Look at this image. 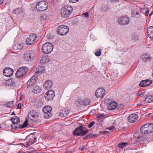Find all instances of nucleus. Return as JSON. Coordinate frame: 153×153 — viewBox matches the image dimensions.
Listing matches in <instances>:
<instances>
[{
    "label": "nucleus",
    "instance_id": "obj_44",
    "mask_svg": "<svg viewBox=\"0 0 153 153\" xmlns=\"http://www.w3.org/2000/svg\"><path fill=\"white\" fill-rule=\"evenodd\" d=\"M69 1L70 3H73L77 2L79 0H69Z\"/></svg>",
    "mask_w": 153,
    "mask_h": 153
},
{
    "label": "nucleus",
    "instance_id": "obj_15",
    "mask_svg": "<svg viewBox=\"0 0 153 153\" xmlns=\"http://www.w3.org/2000/svg\"><path fill=\"white\" fill-rule=\"evenodd\" d=\"M129 21V18L125 16L121 17L119 19L118 21L119 23L122 25H128Z\"/></svg>",
    "mask_w": 153,
    "mask_h": 153
},
{
    "label": "nucleus",
    "instance_id": "obj_6",
    "mask_svg": "<svg viewBox=\"0 0 153 153\" xmlns=\"http://www.w3.org/2000/svg\"><path fill=\"white\" fill-rule=\"evenodd\" d=\"M28 68L25 67L20 68L17 70L15 76L17 78H21L24 76L28 71Z\"/></svg>",
    "mask_w": 153,
    "mask_h": 153
},
{
    "label": "nucleus",
    "instance_id": "obj_36",
    "mask_svg": "<svg viewBox=\"0 0 153 153\" xmlns=\"http://www.w3.org/2000/svg\"><path fill=\"white\" fill-rule=\"evenodd\" d=\"M30 114L31 115L32 117L36 118V117H38V115L36 114L37 113L36 112L34 111H32V112H30Z\"/></svg>",
    "mask_w": 153,
    "mask_h": 153
},
{
    "label": "nucleus",
    "instance_id": "obj_39",
    "mask_svg": "<svg viewBox=\"0 0 153 153\" xmlns=\"http://www.w3.org/2000/svg\"><path fill=\"white\" fill-rule=\"evenodd\" d=\"M101 54V51L100 49L97 50L95 53V55L96 56H100Z\"/></svg>",
    "mask_w": 153,
    "mask_h": 153
},
{
    "label": "nucleus",
    "instance_id": "obj_21",
    "mask_svg": "<svg viewBox=\"0 0 153 153\" xmlns=\"http://www.w3.org/2000/svg\"><path fill=\"white\" fill-rule=\"evenodd\" d=\"M141 58L143 61L144 62H147L148 61L150 60L151 59L150 56L147 54L142 55Z\"/></svg>",
    "mask_w": 153,
    "mask_h": 153
},
{
    "label": "nucleus",
    "instance_id": "obj_47",
    "mask_svg": "<svg viewBox=\"0 0 153 153\" xmlns=\"http://www.w3.org/2000/svg\"><path fill=\"white\" fill-rule=\"evenodd\" d=\"M83 15L85 17H88V13L87 12L83 14Z\"/></svg>",
    "mask_w": 153,
    "mask_h": 153
},
{
    "label": "nucleus",
    "instance_id": "obj_56",
    "mask_svg": "<svg viewBox=\"0 0 153 153\" xmlns=\"http://www.w3.org/2000/svg\"><path fill=\"white\" fill-rule=\"evenodd\" d=\"M65 153H71V152L70 151L67 150L66 151Z\"/></svg>",
    "mask_w": 153,
    "mask_h": 153
},
{
    "label": "nucleus",
    "instance_id": "obj_11",
    "mask_svg": "<svg viewBox=\"0 0 153 153\" xmlns=\"http://www.w3.org/2000/svg\"><path fill=\"white\" fill-rule=\"evenodd\" d=\"M37 79V75H33L27 82V87L33 88L36 84Z\"/></svg>",
    "mask_w": 153,
    "mask_h": 153
},
{
    "label": "nucleus",
    "instance_id": "obj_50",
    "mask_svg": "<svg viewBox=\"0 0 153 153\" xmlns=\"http://www.w3.org/2000/svg\"><path fill=\"white\" fill-rule=\"evenodd\" d=\"M85 146H82L81 147H80L79 148V149L80 150L82 151L84 150L85 149Z\"/></svg>",
    "mask_w": 153,
    "mask_h": 153
},
{
    "label": "nucleus",
    "instance_id": "obj_35",
    "mask_svg": "<svg viewBox=\"0 0 153 153\" xmlns=\"http://www.w3.org/2000/svg\"><path fill=\"white\" fill-rule=\"evenodd\" d=\"M27 122V120H26L22 125V126L21 125L20 129H23L24 128L27 127L28 125Z\"/></svg>",
    "mask_w": 153,
    "mask_h": 153
},
{
    "label": "nucleus",
    "instance_id": "obj_23",
    "mask_svg": "<svg viewBox=\"0 0 153 153\" xmlns=\"http://www.w3.org/2000/svg\"><path fill=\"white\" fill-rule=\"evenodd\" d=\"M68 110L64 109L60 111L59 115L62 117H66L68 115Z\"/></svg>",
    "mask_w": 153,
    "mask_h": 153
},
{
    "label": "nucleus",
    "instance_id": "obj_22",
    "mask_svg": "<svg viewBox=\"0 0 153 153\" xmlns=\"http://www.w3.org/2000/svg\"><path fill=\"white\" fill-rule=\"evenodd\" d=\"M10 120L12 121V123L13 124H17L20 122V119L17 116H15L13 118H11L10 119Z\"/></svg>",
    "mask_w": 153,
    "mask_h": 153
},
{
    "label": "nucleus",
    "instance_id": "obj_41",
    "mask_svg": "<svg viewBox=\"0 0 153 153\" xmlns=\"http://www.w3.org/2000/svg\"><path fill=\"white\" fill-rule=\"evenodd\" d=\"M117 107V109L120 110L124 107V106L123 104H121L119 105Z\"/></svg>",
    "mask_w": 153,
    "mask_h": 153
},
{
    "label": "nucleus",
    "instance_id": "obj_49",
    "mask_svg": "<svg viewBox=\"0 0 153 153\" xmlns=\"http://www.w3.org/2000/svg\"><path fill=\"white\" fill-rule=\"evenodd\" d=\"M87 137H88V138H92V134H88Z\"/></svg>",
    "mask_w": 153,
    "mask_h": 153
},
{
    "label": "nucleus",
    "instance_id": "obj_9",
    "mask_svg": "<svg viewBox=\"0 0 153 153\" xmlns=\"http://www.w3.org/2000/svg\"><path fill=\"white\" fill-rule=\"evenodd\" d=\"M58 30L57 33L61 36L66 34L69 30L68 27L65 25L59 26L58 28Z\"/></svg>",
    "mask_w": 153,
    "mask_h": 153
},
{
    "label": "nucleus",
    "instance_id": "obj_63",
    "mask_svg": "<svg viewBox=\"0 0 153 153\" xmlns=\"http://www.w3.org/2000/svg\"><path fill=\"white\" fill-rule=\"evenodd\" d=\"M36 153H41V152H40V153H39V152H36Z\"/></svg>",
    "mask_w": 153,
    "mask_h": 153
},
{
    "label": "nucleus",
    "instance_id": "obj_29",
    "mask_svg": "<svg viewBox=\"0 0 153 153\" xmlns=\"http://www.w3.org/2000/svg\"><path fill=\"white\" fill-rule=\"evenodd\" d=\"M105 117V116L103 114H98L97 115V119L99 121H102Z\"/></svg>",
    "mask_w": 153,
    "mask_h": 153
},
{
    "label": "nucleus",
    "instance_id": "obj_30",
    "mask_svg": "<svg viewBox=\"0 0 153 153\" xmlns=\"http://www.w3.org/2000/svg\"><path fill=\"white\" fill-rule=\"evenodd\" d=\"M49 59L46 56H43L41 58L40 62L42 64L47 63Z\"/></svg>",
    "mask_w": 153,
    "mask_h": 153
},
{
    "label": "nucleus",
    "instance_id": "obj_5",
    "mask_svg": "<svg viewBox=\"0 0 153 153\" xmlns=\"http://www.w3.org/2000/svg\"><path fill=\"white\" fill-rule=\"evenodd\" d=\"M48 3L45 1H41L36 4V8L39 11H44L48 8Z\"/></svg>",
    "mask_w": 153,
    "mask_h": 153
},
{
    "label": "nucleus",
    "instance_id": "obj_4",
    "mask_svg": "<svg viewBox=\"0 0 153 153\" xmlns=\"http://www.w3.org/2000/svg\"><path fill=\"white\" fill-rule=\"evenodd\" d=\"M142 133L145 134L150 133L153 131V124H146L141 127L140 129Z\"/></svg>",
    "mask_w": 153,
    "mask_h": 153
},
{
    "label": "nucleus",
    "instance_id": "obj_52",
    "mask_svg": "<svg viewBox=\"0 0 153 153\" xmlns=\"http://www.w3.org/2000/svg\"><path fill=\"white\" fill-rule=\"evenodd\" d=\"M21 107V105L20 103H19L18 104L17 106V108L20 109Z\"/></svg>",
    "mask_w": 153,
    "mask_h": 153
},
{
    "label": "nucleus",
    "instance_id": "obj_20",
    "mask_svg": "<svg viewBox=\"0 0 153 153\" xmlns=\"http://www.w3.org/2000/svg\"><path fill=\"white\" fill-rule=\"evenodd\" d=\"M148 35L150 38H153V26L149 27L147 30Z\"/></svg>",
    "mask_w": 153,
    "mask_h": 153
},
{
    "label": "nucleus",
    "instance_id": "obj_54",
    "mask_svg": "<svg viewBox=\"0 0 153 153\" xmlns=\"http://www.w3.org/2000/svg\"><path fill=\"white\" fill-rule=\"evenodd\" d=\"M143 29V28L142 27L140 26L139 27H138L137 28V30H141Z\"/></svg>",
    "mask_w": 153,
    "mask_h": 153
},
{
    "label": "nucleus",
    "instance_id": "obj_28",
    "mask_svg": "<svg viewBox=\"0 0 153 153\" xmlns=\"http://www.w3.org/2000/svg\"><path fill=\"white\" fill-rule=\"evenodd\" d=\"M34 105L37 108L42 107L43 106V104L41 101L39 100H37L35 101Z\"/></svg>",
    "mask_w": 153,
    "mask_h": 153
},
{
    "label": "nucleus",
    "instance_id": "obj_17",
    "mask_svg": "<svg viewBox=\"0 0 153 153\" xmlns=\"http://www.w3.org/2000/svg\"><path fill=\"white\" fill-rule=\"evenodd\" d=\"M138 116L136 114H132L128 117V120L130 123H132L135 122L138 119Z\"/></svg>",
    "mask_w": 153,
    "mask_h": 153
},
{
    "label": "nucleus",
    "instance_id": "obj_42",
    "mask_svg": "<svg viewBox=\"0 0 153 153\" xmlns=\"http://www.w3.org/2000/svg\"><path fill=\"white\" fill-rule=\"evenodd\" d=\"M108 10V7L106 6H105L102 9V11L104 12H107Z\"/></svg>",
    "mask_w": 153,
    "mask_h": 153
},
{
    "label": "nucleus",
    "instance_id": "obj_33",
    "mask_svg": "<svg viewBox=\"0 0 153 153\" xmlns=\"http://www.w3.org/2000/svg\"><path fill=\"white\" fill-rule=\"evenodd\" d=\"M13 101L9 102L5 104L4 106H5L7 107H12L13 106Z\"/></svg>",
    "mask_w": 153,
    "mask_h": 153
},
{
    "label": "nucleus",
    "instance_id": "obj_13",
    "mask_svg": "<svg viewBox=\"0 0 153 153\" xmlns=\"http://www.w3.org/2000/svg\"><path fill=\"white\" fill-rule=\"evenodd\" d=\"M105 91L103 88H99L97 90L95 93V96L97 98L102 97L104 95Z\"/></svg>",
    "mask_w": 153,
    "mask_h": 153
},
{
    "label": "nucleus",
    "instance_id": "obj_60",
    "mask_svg": "<svg viewBox=\"0 0 153 153\" xmlns=\"http://www.w3.org/2000/svg\"><path fill=\"white\" fill-rule=\"evenodd\" d=\"M11 114L12 115H15V113L14 112H13Z\"/></svg>",
    "mask_w": 153,
    "mask_h": 153
},
{
    "label": "nucleus",
    "instance_id": "obj_3",
    "mask_svg": "<svg viewBox=\"0 0 153 153\" xmlns=\"http://www.w3.org/2000/svg\"><path fill=\"white\" fill-rule=\"evenodd\" d=\"M53 48V44L49 42L44 44L42 47V50L44 53L48 54L52 51Z\"/></svg>",
    "mask_w": 153,
    "mask_h": 153
},
{
    "label": "nucleus",
    "instance_id": "obj_2",
    "mask_svg": "<svg viewBox=\"0 0 153 153\" xmlns=\"http://www.w3.org/2000/svg\"><path fill=\"white\" fill-rule=\"evenodd\" d=\"M72 7L68 5H65L62 7L61 10V14L64 18L69 16L73 10Z\"/></svg>",
    "mask_w": 153,
    "mask_h": 153
},
{
    "label": "nucleus",
    "instance_id": "obj_38",
    "mask_svg": "<svg viewBox=\"0 0 153 153\" xmlns=\"http://www.w3.org/2000/svg\"><path fill=\"white\" fill-rule=\"evenodd\" d=\"M13 81L11 79H9L7 81V84L8 85H10L12 84H13Z\"/></svg>",
    "mask_w": 153,
    "mask_h": 153
},
{
    "label": "nucleus",
    "instance_id": "obj_27",
    "mask_svg": "<svg viewBox=\"0 0 153 153\" xmlns=\"http://www.w3.org/2000/svg\"><path fill=\"white\" fill-rule=\"evenodd\" d=\"M33 88V91L35 93H39L40 92L41 88H40L37 85L36 86V85L32 88Z\"/></svg>",
    "mask_w": 153,
    "mask_h": 153
},
{
    "label": "nucleus",
    "instance_id": "obj_55",
    "mask_svg": "<svg viewBox=\"0 0 153 153\" xmlns=\"http://www.w3.org/2000/svg\"><path fill=\"white\" fill-rule=\"evenodd\" d=\"M109 134V132L108 131H106L105 132V134L106 135H108Z\"/></svg>",
    "mask_w": 153,
    "mask_h": 153
},
{
    "label": "nucleus",
    "instance_id": "obj_59",
    "mask_svg": "<svg viewBox=\"0 0 153 153\" xmlns=\"http://www.w3.org/2000/svg\"><path fill=\"white\" fill-rule=\"evenodd\" d=\"M18 10V8H17L16 9H15L14 10V11H13L14 13L15 12V13H16V12H17V10Z\"/></svg>",
    "mask_w": 153,
    "mask_h": 153
},
{
    "label": "nucleus",
    "instance_id": "obj_57",
    "mask_svg": "<svg viewBox=\"0 0 153 153\" xmlns=\"http://www.w3.org/2000/svg\"><path fill=\"white\" fill-rule=\"evenodd\" d=\"M88 137H87V135L85 137H84L83 138V140H86V139H87V138H88Z\"/></svg>",
    "mask_w": 153,
    "mask_h": 153
},
{
    "label": "nucleus",
    "instance_id": "obj_12",
    "mask_svg": "<svg viewBox=\"0 0 153 153\" xmlns=\"http://www.w3.org/2000/svg\"><path fill=\"white\" fill-rule=\"evenodd\" d=\"M54 96V92L52 90H50L48 91L45 95L46 100L48 101L52 100Z\"/></svg>",
    "mask_w": 153,
    "mask_h": 153
},
{
    "label": "nucleus",
    "instance_id": "obj_24",
    "mask_svg": "<svg viewBox=\"0 0 153 153\" xmlns=\"http://www.w3.org/2000/svg\"><path fill=\"white\" fill-rule=\"evenodd\" d=\"M145 99V101L147 102L150 103L153 102V96L152 95H147Z\"/></svg>",
    "mask_w": 153,
    "mask_h": 153
},
{
    "label": "nucleus",
    "instance_id": "obj_19",
    "mask_svg": "<svg viewBox=\"0 0 153 153\" xmlns=\"http://www.w3.org/2000/svg\"><path fill=\"white\" fill-rule=\"evenodd\" d=\"M117 104L116 102H111L109 104L108 108L110 110H112L115 109L117 107Z\"/></svg>",
    "mask_w": 153,
    "mask_h": 153
},
{
    "label": "nucleus",
    "instance_id": "obj_64",
    "mask_svg": "<svg viewBox=\"0 0 153 153\" xmlns=\"http://www.w3.org/2000/svg\"><path fill=\"white\" fill-rule=\"evenodd\" d=\"M4 153H7V152H5Z\"/></svg>",
    "mask_w": 153,
    "mask_h": 153
},
{
    "label": "nucleus",
    "instance_id": "obj_32",
    "mask_svg": "<svg viewBox=\"0 0 153 153\" xmlns=\"http://www.w3.org/2000/svg\"><path fill=\"white\" fill-rule=\"evenodd\" d=\"M131 38L132 40L136 41L138 40V37L137 33H134L132 35Z\"/></svg>",
    "mask_w": 153,
    "mask_h": 153
},
{
    "label": "nucleus",
    "instance_id": "obj_18",
    "mask_svg": "<svg viewBox=\"0 0 153 153\" xmlns=\"http://www.w3.org/2000/svg\"><path fill=\"white\" fill-rule=\"evenodd\" d=\"M53 85V82L51 80L46 81L44 84V88L46 90L51 88Z\"/></svg>",
    "mask_w": 153,
    "mask_h": 153
},
{
    "label": "nucleus",
    "instance_id": "obj_25",
    "mask_svg": "<svg viewBox=\"0 0 153 153\" xmlns=\"http://www.w3.org/2000/svg\"><path fill=\"white\" fill-rule=\"evenodd\" d=\"M44 71L45 68L43 66H39L36 68V72L37 73L41 74L43 73Z\"/></svg>",
    "mask_w": 153,
    "mask_h": 153
},
{
    "label": "nucleus",
    "instance_id": "obj_58",
    "mask_svg": "<svg viewBox=\"0 0 153 153\" xmlns=\"http://www.w3.org/2000/svg\"><path fill=\"white\" fill-rule=\"evenodd\" d=\"M3 2L4 1L3 0H0V5L3 3Z\"/></svg>",
    "mask_w": 153,
    "mask_h": 153
},
{
    "label": "nucleus",
    "instance_id": "obj_48",
    "mask_svg": "<svg viewBox=\"0 0 153 153\" xmlns=\"http://www.w3.org/2000/svg\"><path fill=\"white\" fill-rule=\"evenodd\" d=\"M119 1V0H110V2L112 3H113L114 2H118Z\"/></svg>",
    "mask_w": 153,
    "mask_h": 153
},
{
    "label": "nucleus",
    "instance_id": "obj_61",
    "mask_svg": "<svg viewBox=\"0 0 153 153\" xmlns=\"http://www.w3.org/2000/svg\"><path fill=\"white\" fill-rule=\"evenodd\" d=\"M106 131H103L102 132V133H103V134H105V132Z\"/></svg>",
    "mask_w": 153,
    "mask_h": 153
},
{
    "label": "nucleus",
    "instance_id": "obj_1",
    "mask_svg": "<svg viewBox=\"0 0 153 153\" xmlns=\"http://www.w3.org/2000/svg\"><path fill=\"white\" fill-rule=\"evenodd\" d=\"M88 132V129L82 126H80L76 128L73 132L74 135L77 136H83Z\"/></svg>",
    "mask_w": 153,
    "mask_h": 153
},
{
    "label": "nucleus",
    "instance_id": "obj_31",
    "mask_svg": "<svg viewBox=\"0 0 153 153\" xmlns=\"http://www.w3.org/2000/svg\"><path fill=\"white\" fill-rule=\"evenodd\" d=\"M128 145V143L122 142L119 144L118 146L119 148L123 149Z\"/></svg>",
    "mask_w": 153,
    "mask_h": 153
},
{
    "label": "nucleus",
    "instance_id": "obj_34",
    "mask_svg": "<svg viewBox=\"0 0 153 153\" xmlns=\"http://www.w3.org/2000/svg\"><path fill=\"white\" fill-rule=\"evenodd\" d=\"M90 102L91 101L90 100L86 99L83 100V104L85 105H89L90 103Z\"/></svg>",
    "mask_w": 153,
    "mask_h": 153
},
{
    "label": "nucleus",
    "instance_id": "obj_51",
    "mask_svg": "<svg viewBox=\"0 0 153 153\" xmlns=\"http://www.w3.org/2000/svg\"><path fill=\"white\" fill-rule=\"evenodd\" d=\"M114 127L113 126L110 127L108 128V129L110 130H113L114 128Z\"/></svg>",
    "mask_w": 153,
    "mask_h": 153
},
{
    "label": "nucleus",
    "instance_id": "obj_7",
    "mask_svg": "<svg viewBox=\"0 0 153 153\" xmlns=\"http://www.w3.org/2000/svg\"><path fill=\"white\" fill-rule=\"evenodd\" d=\"M34 56V52L33 51L30 50L25 52L23 58L26 61H30L33 60Z\"/></svg>",
    "mask_w": 153,
    "mask_h": 153
},
{
    "label": "nucleus",
    "instance_id": "obj_37",
    "mask_svg": "<svg viewBox=\"0 0 153 153\" xmlns=\"http://www.w3.org/2000/svg\"><path fill=\"white\" fill-rule=\"evenodd\" d=\"M20 126L21 125L13 124L12 125H11L12 128L14 129H17L18 128H20Z\"/></svg>",
    "mask_w": 153,
    "mask_h": 153
},
{
    "label": "nucleus",
    "instance_id": "obj_53",
    "mask_svg": "<svg viewBox=\"0 0 153 153\" xmlns=\"http://www.w3.org/2000/svg\"><path fill=\"white\" fill-rule=\"evenodd\" d=\"M149 13V10H147L145 12V15L146 16H148Z\"/></svg>",
    "mask_w": 153,
    "mask_h": 153
},
{
    "label": "nucleus",
    "instance_id": "obj_46",
    "mask_svg": "<svg viewBox=\"0 0 153 153\" xmlns=\"http://www.w3.org/2000/svg\"><path fill=\"white\" fill-rule=\"evenodd\" d=\"M98 135L97 134H92V138H95L98 137Z\"/></svg>",
    "mask_w": 153,
    "mask_h": 153
},
{
    "label": "nucleus",
    "instance_id": "obj_43",
    "mask_svg": "<svg viewBox=\"0 0 153 153\" xmlns=\"http://www.w3.org/2000/svg\"><path fill=\"white\" fill-rule=\"evenodd\" d=\"M94 124V121L91 122L88 125V127L89 128L93 126Z\"/></svg>",
    "mask_w": 153,
    "mask_h": 153
},
{
    "label": "nucleus",
    "instance_id": "obj_62",
    "mask_svg": "<svg viewBox=\"0 0 153 153\" xmlns=\"http://www.w3.org/2000/svg\"><path fill=\"white\" fill-rule=\"evenodd\" d=\"M18 153H21V152L19 151V152H18Z\"/></svg>",
    "mask_w": 153,
    "mask_h": 153
},
{
    "label": "nucleus",
    "instance_id": "obj_14",
    "mask_svg": "<svg viewBox=\"0 0 153 153\" xmlns=\"http://www.w3.org/2000/svg\"><path fill=\"white\" fill-rule=\"evenodd\" d=\"M13 70L9 68H6L3 71V75L7 77L11 76L13 75Z\"/></svg>",
    "mask_w": 153,
    "mask_h": 153
},
{
    "label": "nucleus",
    "instance_id": "obj_16",
    "mask_svg": "<svg viewBox=\"0 0 153 153\" xmlns=\"http://www.w3.org/2000/svg\"><path fill=\"white\" fill-rule=\"evenodd\" d=\"M152 82V81L150 79H146L141 81L139 84L140 87H145L150 85Z\"/></svg>",
    "mask_w": 153,
    "mask_h": 153
},
{
    "label": "nucleus",
    "instance_id": "obj_45",
    "mask_svg": "<svg viewBox=\"0 0 153 153\" xmlns=\"http://www.w3.org/2000/svg\"><path fill=\"white\" fill-rule=\"evenodd\" d=\"M32 144V143L30 142V141H29L27 142V143L26 146L27 147H29Z\"/></svg>",
    "mask_w": 153,
    "mask_h": 153
},
{
    "label": "nucleus",
    "instance_id": "obj_26",
    "mask_svg": "<svg viewBox=\"0 0 153 153\" xmlns=\"http://www.w3.org/2000/svg\"><path fill=\"white\" fill-rule=\"evenodd\" d=\"M131 15L134 17L140 18L141 19H142L141 16L139 14V12H137V11H134L132 12Z\"/></svg>",
    "mask_w": 153,
    "mask_h": 153
},
{
    "label": "nucleus",
    "instance_id": "obj_10",
    "mask_svg": "<svg viewBox=\"0 0 153 153\" xmlns=\"http://www.w3.org/2000/svg\"><path fill=\"white\" fill-rule=\"evenodd\" d=\"M37 36L35 34L31 33L28 37L26 40V42L28 45H30L33 44L36 39Z\"/></svg>",
    "mask_w": 153,
    "mask_h": 153
},
{
    "label": "nucleus",
    "instance_id": "obj_8",
    "mask_svg": "<svg viewBox=\"0 0 153 153\" xmlns=\"http://www.w3.org/2000/svg\"><path fill=\"white\" fill-rule=\"evenodd\" d=\"M52 108L50 106H45L42 109V111L44 113V118L48 119L50 118L51 115V111L52 110Z\"/></svg>",
    "mask_w": 153,
    "mask_h": 153
},
{
    "label": "nucleus",
    "instance_id": "obj_40",
    "mask_svg": "<svg viewBox=\"0 0 153 153\" xmlns=\"http://www.w3.org/2000/svg\"><path fill=\"white\" fill-rule=\"evenodd\" d=\"M82 102L81 101V100H79L76 101L75 104H76L77 106H80L82 104Z\"/></svg>",
    "mask_w": 153,
    "mask_h": 153
}]
</instances>
